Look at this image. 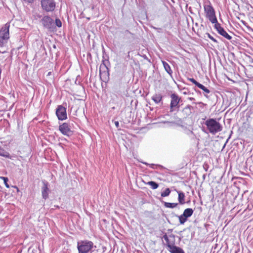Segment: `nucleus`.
<instances>
[{
	"label": "nucleus",
	"mask_w": 253,
	"mask_h": 253,
	"mask_svg": "<svg viewBox=\"0 0 253 253\" xmlns=\"http://www.w3.org/2000/svg\"><path fill=\"white\" fill-rule=\"evenodd\" d=\"M96 246L93 243L87 240H81L77 243V249L79 253H88L92 251Z\"/></svg>",
	"instance_id": "nucleus-1"
},
{
	"label": "nucleus",
	"mask_w": 253,
	"mask_h": 253,
	"mask_svg": "<svg viewBox=\"0 0 253 253\" xmlns=\"http://www.w3.org/2000/svg\"><path fill=\"white\" fill-rule=\"evenodd\" d=\"M205 124L209 132L212 134H215L222 129L221 125L214 119H208Z\"/></svg>",
	"instance_id": "nucleus-2"
},
{
	"label": "nucleus",
	"mask_w": 253,
	"mask_h": 253,
	"mask_svg": "<svg viewBox=\"0 0 253 253\" xmlns=\"http://www.w3.org/2000/svg\"><path fill=\"white\" fill-rule=\"evenodd\" d=\"M204 11L207 18H208L211 23L215 24L217 22L214 9L211 5H205Z\"/></svg>",
	"instance_id": "nucleus-3"
},
{
	"label": "nucleus",
	"mask_w": 253,
	"mask_h": 253,
	"mask_svg": "<svg viewBox=\"0 0 253 253\" xmlns=\"http://www.w3.org/2000/svg\"><path fill=\"white\" fill-rule=\"evenodd\" d=\"M9 24H5L0 30V45L2 46L4 41L7 40L9 38Z\"/></svg>",
	"instance_id": "nucleus-4"
},
{
	"label": "nucleus",
	"mask_w": 253,
	"mask_h": 253,
	"mask_svg": "<svg viewBox=\"0 0 253 253\" xmlns=\"http://www.w3.org/2000/svg\"><path fill=\"white\" fill-rule=\"evenodd\" d=\"M42 8L46 12H52L55 8V2L54 0H42Z\"/></svg>",
	"instance_id": "nucleus-5"
},
{
	"label": "nucleus",
	"mask_w": 253,
	"mask_h": 253,
	"mask_svg": "<svg viewBox=\"0 0 253 253\" xmlns=\"http://www.w3.org/2000/svg\"><path fill=\"white\" fill-rule=\"evenodd\" d=\"M170 112H172L174 108H179V103L181 98L175 93H172L170 95Z\"/></svg>",
	"instance_id": "nucleus-6"
},
{
	"label": "nucleus",
	"mask_w": 253,
	"mask_h": 253,
	"mask_svg": "<svg viewBox=\"0 0 253 253\" xmlns=\"http://www.w3.org/2000/svg\"><path fill=\"white\" fill-rule=\"evenodd\" d=\"M56 115L58 120L61 121L66 120L67 118L66 108L62 105L58 106L56 110Z\"/></svg>",
	"instance_id": "nucleus-7"
},
{
	"label": "nucleus",
	"mask_w": 253,
	"mask_h": 253,
	"mask_svg": "<svg viewBox=\"0 0 253 253\" xmlns=\"http://www.w3.org/2000/svg\"><path fill=\"white\" fill-rule=\"evenodd\" d=\"M43 26L48 29H51L53 26V20L49 16H44L41 20Z\"/></svg>",
	"instance_id": "nucleus-8"
},
{
	"label": "nucleus",
	"mask_w": 253,
	"mask_h": 253,
	"mask_svg": "<svg viewBox=\"0 0 253 253\" xmlns=\"http://www.w3.org/2000/svg\"><path fill=\"white\" fill-rule=\"evenodd\" d=\"M162 238L166 241V245L168 247V249L175 244V239L174 235L170 234L168 236L166 233H165L163 235Z\"/></svg>",
	"instance_id": "nucleus-9"
},
{
	"label": "nucleus",
	"mask_w": 253,
	"mask_h": 253,
	"mask_svg": "<svg viewBox=\"0 0 253 253\" xmlns=\"http://www.w3.org/2000/svg\"><path fill=\"white\" fill-rule=\"evenodd\" d=\"M59 130L64 135L70 136L72 134L70 126L68 124L64 123L59 126Z\"/></svg>",
	"instance_id": "nucleus-10"
},
{
	"label": "nucleus",
	"mask_w": 253,
	"mask_h": 253,
	"mask_svg": "<svg viewBox=\"0 0 253 253\" xmlns=\"http://www.w3.org/2000/svg\"><path fill=\"white\" fill-rule=\"evenodd\" d=\"M214 28L216 30L218 33L226 39L231 40L232 37L230 36L225 30L221 26L220 24L218 22L214 24Z\"/></svg>",
	"instance_id": "nucleus-11"
},
{
	"label": "nucleus",
	"mask_w": 253,
	"mask_h": 253,
	"mask_svg": "<svg viewBox=\"0 0 253 253\" xmlns=\"http://www.w3.org/2000/svg\"><path fill=\"white\" fill-rule=\"evenodd\" d=\"M48 183L46 181H43V186L42 187V198L44 199H46L48 197Z\"/></svg>",
	"instance_id": "nucleus-12"
},
{
	"label": "nucleus",
	"mask_w": 253,
	"mask_h": 253,
	"mask_svg": "<svg viewBox=\"0 0 253 253\" xmlns=\"http://www.w3.org/2000/svg\"><path fill=\"white\" fill-rule=\"evenodd\" d=\"M168 250L170 253H185L184 251L180 248L173 245Z\"/></svg>",
	"instance_id": "nucleus-13"
},
{
	"label": "nucleus",
	"mask_w": 253,
	"mask_h": 253,
	"mask_svg": "<svg viewBox=\"0 0 253 253\" xmlns=\"http://www.w3.org/2000/svg\"><path fill=\"white\" fill-rule=\"evenodd\" d=\"M177 192L178 194V200L179 203L181 205L185 204V202L184 193L180 191H177Z\"/></svg>",
	"instance_id": "nucleus-14"
},
{
	"label": "nucleus",
	"mask_w": 253,
	"mask_h": 253,
	"mask_svg": "<svg viewBox=\"0 0 253 253\" xmlns=\"http://www.w3.org/2000/svg\"><path fill=\"white\" fill-rule=\"evenodd\" d=\"M162 63L166 71L171 77L172 71L169 64L165 61H162Z\"/></svg>",
	"instance_id": "nucleus-15"
},
{
	"label": "nucleus",
	"mask_w": 253,
	"mask_h": 253,
	"mask_svg": "<svg viewBox=\"0 0 253 253\" xmlns=\"http://www.w3.org/2000/svg\"><path fill=\"white\" fill-rule=\"evenodd\" d=\"M152 99L155 103H159L162 99V96L161 94H155L152 97Z\"/></svg>",
	"instance_id": "nucleus-16"
},
{
	"label": "nucleus",
	"mask_w": 253,
	"mask_h": 253,
	"mask_svg": "<svg viewBox=\"0 0 253 253\" xmlns=\"http://www.w3.org/2000/svg\"><path fill=\"white\" fill-rule=\"evenodd\" d=\"M193 210L191 208H187L184 211L183 216L187 218L190 217L193 213Z\"/></svg>",
	"instance_id": "nucleus-17"
},
{
	"label": "nucleus",
	"mask_w": 253,
	"mask_h": 253,
	"mask_svg": "<svg viewBox=\"0 0 253 253\" xmlns=\"http://www.w3.org/2000/svg\"><path fill=\"white\" fill-rule=\"evenodd\" d=\"M0 156H2L5 158H10L9 153L8 152L6 151L2 148H1V147L0 146Z\"/></svg>",
	"instance_id": "nucleus-18"
},
{
	"label": "nucleus",
	"mask_w": 253,
	"mask_h": 253,
	"mask_svg": "<svg viewBox=\"0 0 253 253\" xmlns=\"http://www.w3.org/2000/svg\"><path fill=\"white\" fill-rule=\"evenodd\" d=\"M178 205L177 203L164 202V206L168 208H174Z\"/></svg>",
	"instance_id": "nucleus-19"
},
{
	"label": "nucleus",
	"mask_w": 253,
	"mask_h": 253,
	"mask_svg": "<svg viewBox=\"0 0 253 253\" xmlns=\"http://www.w3.org/2000/svg\"><path fill=\"white\" fill-rule=\"evenodd\" d=\"M147 184L151 186L153 189H156L159 187L158 184L153 181H149Z\"/></svg>",
	"instance_id": "nucleus-20"
},
{
	"label": "nucleus",
	"mask_w": 253,
	"mask_h": 253,
	"mask_svg": "<svg viewBox=\"0 0 253 253\" xmlns=\"http://www.w3.org/2000/svg\"><path fill=\"white\" fill-rule=\"evenodd\" d=\"M178 218L180 224H183L187 220V218L184 216L183 214L178 216Z\"/></svg>",
	"instance_id": "nucleus-21"
},
{
	"label": "nucleus",
	"mask_w": 253,
	"mask_h": 253,
	"mask_svg": "<svg viewBox=\"0 0 253 253\" xmlns=\"http://www.w3.org/2000/svg\"><path fill=\"white\" fill-rule=\"evenodd\" d=\"M197 86L203 90L206 93H209L210 92V91L209 89H208L207 87H206L204 85L201 84H199L197 85Z\"/></svg>",
	"instance_id": "nucleus-22"
},
{
	"label": "nucleus",
	"mask_w": 253,
	"mask_h": 253,
	"mask_svg": "<svg viewBox=\"0 0 253 253\" xmlns=\"http://www.w3.org/2000/svg\"><path fill=\"white\" fill-rule=\"evenodd\" d=\"M170 193V190L169 188L166 189V190L161 193V196L163 197L168 196Z\"/></svg>",
	"instance_id": "nucleus-23"
},
{
	"label": "nucleus",
	"mask_w": 253,
	"mask_h": 253,
	"mask_svg": "<svg viewBox=\"0 0 253 253\" xmlns=\"http://www.w3.org/2000/svg\"><path fill=\"white\" fill-rule=\"evenodd\" d=\"M0 178L2 179L3 180V181H4V183L5 185V186L7 187V188H9V185L7 183V182L8 181V178L7 177H0Z\"/></svg>",
	"instance_id": "nucleus-24"
},
{
	"label": "nucleus",
	"mask_w": 253,
	"mask_h": 253,
	"mask_svg": "<svg viewBox=\"0 0 253 253\" xmlns=\"http://www.w3.org/2000/svg\"><path fill=\"white\" fill-rule=\"evenodd\" d=\"M55 24L58 27H61L62 26V23L60 19L57 18L55 19Z\"/></svg>",
	"instance_id": "nucleus-25"
},
{
	"label": "nucleus",
	"mask_w": 253,
	"mask_h": 253,
	"mask_svg": "<svg viewBox=\"0 0 253 253\" xmlns=\"http://www.w3.org/2000/svg\"><path fill=\"white\" fill-rule=\"evenodd\" d=\"M188 80L191 82L193 84H195L197 86L199 84V83L197 82L193 78H188Z\"/></svg>",
	"instance_id": "nucleus-26"
},
{
	"label": "nucleus",
	"mask_w": 253,
	"mask_h": 253,
	"mask_svg": "<svg viewBox=\"0 0 253 253\" xmlns=\"http://www.w3.org/2000/svg\"><path fill=\"white\" fill-rule=\"evenodd\" d=\"M208 37L211 39L213 42L217 43V41L212 37L211 36L210 34H208Z\"/></svg>",
	"instance_id": "nucleus-27"
},
{
	"label": "nucleus",
	"mask_w": 253,
	"mask_h": 253,
	"mask_svg": "<svg viewBox=\"0 0 253 253\" xmlns=\"http://www.w3.org/2000/svg\"><path fill=\"white\" fill-rule=\"evenodd\" d=\"M142 163L146 166H149V167L152 169H154L155 165L153 164H149L146 162H142Z\"/></svg>",
	"instance_id": "nucleus-28"
},
{
	"label": "nucleus",
	"mask_w": 253,
	"mask_h": 253,
	"mask_svg": "<svg viewBox=\"0 0 253 253\" xmlns=\"http://www.w3.org/2000/svg\"><path fill=\"white\" fill-rule=\"evenodd\" d=\"M115 123V125L116 126L117 128H119V123L118 121H115L114 122Z\"/></svg>",
	"instance_id": "nucleus-29"
},
{
	"label": "nucleus",
	"mask_w": 253,
	"mask_h": 253,
	"mask_svg": "<svg viewBox=\"0 0 253 253\" xmlns=\"http://www.w3.org/2000/svg\"><path fill=\"white\" fill-rule=\"evenodd\" d=\"M153 28L157 30L159 32H160V30H161V28H156V27H153Z\"/></svg>",
	"instance_id": "nucleus-30"
},
{
	"label": "nucleus",
	"mask_w": 253,
	"mask_h": 253,
	"mask_svg": "<svg viewBox=\"0 0 253 253\" xmlns=\"http://www.w3.org/2000/svg\"><path fill=\"white\" fill-rule=\"evenodd\" d=\"M108 62V60H103V65L106 67V62Z\"/></svg>",
	"instance_id": "nucleus-31"
},
{
	"label": "nucleus",
	"mask_w": 253,
	"mask_h": 253,
	"mask_svg": "<svg viewBox=\"0 0 253 253\" xmlns=\"http://www.w3.org/2000/svg\"><path fill=\"white\" fill-rule=\"evenodd\" d=\"M241 22L243 25H244L245 26H247V23L245 21L241 20Z\"/></svg>",
	"instance_id": "nucleus-32"
},
{
	"label": "nucleus",
	"mask_w": 253,
	"mask_h": 253,
	"mask_svg": "<svg viewBox=\"0 0 253 253\" xmlns=\"http://www.w3.org/2000/svg\"><path fill=\"white\" fill-rule=\"evenodd\" d=\"M188 99L190 100H191V101H193V100H195V98H193V97H189L188 98Z\"/></svg>",
	"instance_id": "nucleus-33"
}]
</instances>
